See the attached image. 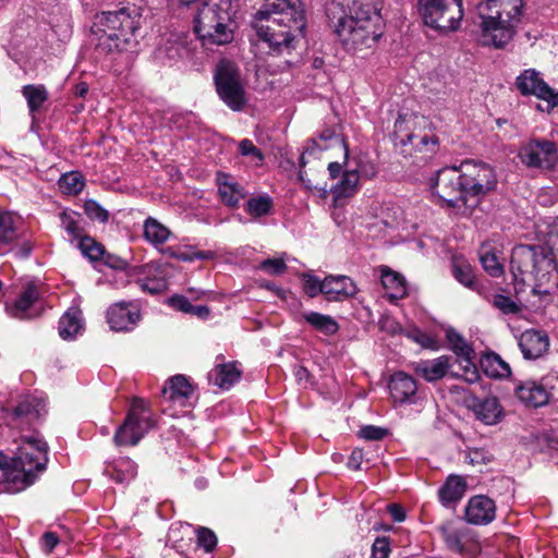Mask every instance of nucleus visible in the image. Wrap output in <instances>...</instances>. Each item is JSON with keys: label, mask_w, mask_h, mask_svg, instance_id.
<instances>
[{"label": "nucleus", "mask_w": 558, "mask_h": 558, "mask_svg": "<svg viewBox=\"0 0 558 558\" xmlns=\"http://www.w3.org/2000/svg\"><path fill=\"white\" fill-rule=\"evenodd\" d=\"M214 82L220 99L232 110H241L245 102V90L236 64L228 59L220 60L215 69Z\"/></svg>", "instance_id": "10"}, {"label": "nucleus", "mask_w": 558, "mask_h": 558, "mask_svg": "<svg viewBox=\"0 0 558 558\" xmlns=\"http://www.w3.org/2000/svg\"><path fill=\"white\" fill-rule=\"evenodd\" d=\"M19 218L10 211L0 210V255L13 251L19 240Z\"/></svg>", "instance_id": "26"}, {"label": "nucleus", "mask_w": 558, "mask_h": 558, "mask_svg": "<svg viewBox=\"0 0 558 558\" xmlns=\"http://www.w3.org/2000/svg\"><path fill=\"white\" fill-rule=\"evenodd\" d=\"M347 0H331L326 8V14L333 32L340 37L344 31L348 13Z\"/></svg>", "instance_id": "36"}, {"label": "nucleus", "mask_w": 558, "mask_h": 558, "mask_svg": "<svg viewBox=\"0 0 558 558\" xmlns=\"http://www.w3.org/2000/svg\"><path fill=\"white\" fill-rule=\"evenodd\" d=\"M418 14L432 28L456 31L463 17L462 0H418Z\"/></svg>", "instance_id": "9"}, {"label": "nucleus", "mask_w": 558, "mask_h": 558, "mask_svg": "<svg viewBox=\"0 0 558 558\" xmlns=\"http://www.w3.org/2000/svg\"><path fill=\"white\" fill-rule=\"evenodd\" d=\"M390 396L395 403H414L417 385L415 379L404 372H397L391 375L388 385Z\"/></svg>", "instance_id": "22"}, {"label": "nucleus", "mask_w": 558, "mask_h": 558, "mask_svg": "<svg viewBox=\"0 0 558 558\" xmlns=\"http://www.w3.org/2000/svg\"><path fill=\"white\" fill-rule=\"evenodd\" d=\"M433 194L438 196L449 208L470 206L464 193V180L461 167H445L438 170L429 180Z\"/></svg>", "instance_id": "11"}, {"label": "nucleus", "mask_w": 558, "mask_h": 558, "mask_svg": "<svg viewBox=\"0 0 558 558\" xmlns=\"http://www.w3.org/2000/svg\"><path fill=\"white\" fill-rule=\"evenodd\" d=\"M521 161L529 168L551 170L558 160L556 144L547 140H531L520 150Z\"/></svg>", "instance_id": "16"}, {"label": "nucleus", "mask_w": 558, "mask_h": 558, "mask_svg": "<svg viewBox=\"0 0 558 558\" xmlns=\"http://www.w3.org/2000/svg\"><path fill=\"white\" fill-rule=\"evenodd\" d=\"M464 460L471 465H486L493 460V454L484 448H473L465 451Z\"/></svg>", "instance_id": "56"}, {"label": "nucleus", "mask_w": 558, "mask_h": 558, "mask_svg": "<svg viewBox=\"0 0 558 558\" xmlns=\"http://www.w3.org/2000/svg\"><path fill=\"white\" fill-rule=\"evenodd\" d=\"M140 286L143 291H147L150 294H157L167 289L168 282L162 276H154L141 279Z\"/></svg>", "instance_id": "57"}, {"label": "nucleus", "mask_w": 558, "mask_h": 558, "mask_svg": "<svg viewBox=\"0 0 558 558\" xmlns=\"http://www.w3.org/2000/svg\"><path fill=\"white\" fill-rule=\"evenodd\" d=\"M185 51L183 38L177 34H170L158 44L155 49V59L161 63H171L182 58Z\"/></svg>", "instance_id": "27"}, {"label": "nucleus", "mask_w": 558, "mask_h": 558, "mask_svg": "<svg viewBox=\"0 0 558 558\" xmlns=\"http://www.w3.org/2000/svg\"><path fill=\"white\" fill-rule=\"evenodd\" d=\"M59 189L66 195L80 194L84 186L85 180L83 175L77 171L64 173L58 181Z\"/></svg>", "instance_id": "44"}, {"label": "nucleus", "mask_w": 558, "mask_h": 558, "mask_svg": "<svg viewBox=\"0 0 558 558\" xmlns=\"http://www.w3.org/2000/svg\"><path fill=\"white\" fill-rule=\"evenodd\" d=\"M387 511L395 522H403L405 520V510L398 504H390L387 506Z\"/></svg>", "instance_id": "64"}, {"label": "nucleus", "mask_w": 558, "mask_h": 558, "mask_svg": "<svg viewBox=\"0 0 558 558\" xmlns=\"http://www.w3.org/2000/svg\"><path fill=\"white\" fill-rule=\"evenodd\" d=\"M169 303L173 308L186 314H191L194 306L189 299L183 295H174L170 298Z\"/></svg>", "instance_id": "62"}, {"label": "nucleus", "mask_w": 558, "mask_h": 558, "mask_svg": "<svg viewBox=\"0 0 558 558\" xmlns=\"http://www.w3.org/2000/svg\"><path fill=\"white\" fill-rule=\"evenodd\" d=\"M84 211L86 216L92 220L99 222H107L109 219V213L98 202L94 199H87L84 203Z\"/></svg>", "instance_id": "55"}, {"label": "nucleus", "mask_w": 558, "mask_h": 558, "mask_svg": "<svg viewBox=\"0 0 558 558\" xmlns=\"http://www.w3.org/2000/svg\"><path fill=\"white\" fill-rule=\"evenodd\" d=\"M231 0H202L196 3L194 32L203 45H226L233 39Z\"/></svg>", "instance_id": "5"}, {"label": "nucleus", "mask_w": 558, "mask_h": 558, "mask_svg": "<svg viewBox=\"0 0 558 558\" xmlns=\"http://www.w3.org/2000/svg\"><path fill=\"white\" fill-rule=\"evenodd\" d=\"M496 506L493 499L486 496H474L465 509V519L475 525L488 524L495 519Z\"/></svg>", "instance_id": "24"}, {"label": "nucleus", "mask_w": 558, "mask_h": 558, "mask_svg": "<svg viewBox=\"0 0 558 558\" xmlns=\"http://www.w3.org/2000/svg\"><path fill=\"white\" fill-rule=\"evenodd\" d=\"M162 254L182 262H194L196 259H210L214 257V253L210 251H196L192 247H187L185 250H180L175 247H165L162 250Z\"/></svg>", "instance_id": "41"}, {"label": "nucleus", "mask_w": 558, "mask_h": 558, "mask_svg": "<svg viewBox=\"0 0 558 558\" xmlns=\"http://www.w3.org/2000/svg\"><path fill=\"white\" fill-rule=\"evenodd\" d=\"M61 228L73 239L83 238L80 215L76 211L64 209L59 214Z\"/></svg>", "instance_id": "43"}, {"label": "nucleus", "mask_w": 558, "mask_h": 558, "mask_svg": "<svg viewBox=\"0 0 558 558\" xmlns=\"http://www.w3.org/2000/svg\"><path fill=\"white\" fill-rule=\"evenodd\" d=\"M45 401L35 397H28L21 401L14 410L15 416H33L38 418L45 412Z\"/></svg>", "instance_id": "46"}, {"label": "nucleus", "mask_w": 558, "mask_h": 558, "mask_svg": "<svg viewBox=\"0 0 558 558\" xmlns=\"http://www.w3.org/2000/svg\"><path fill=\"white\" fill-rule=\"evenodd\" d=\"M141 319V313L134 303L118 302L107 311V322L112 330H132Z\"/></svg>", "instance_id": "20"}, {"label": "nucleus", "mask_w": 558, "mask_h": 558, "mask_svg": "<svg viewBox=\"0 0 558 558\" xmlns=\"http://www.w3.org/2000/svg\"><path fill=\"white\" fill-rule=\"evenodd\" d=\"M452 272L453 277L460 283L471 289L475 288V277L471 265L465 263H454Z\"/></svg>", "instance_id": "53"}, {"label": "nucleus", "mask_w": 558, "mask_h": 558, "mask_svg": "<svg viewBox=\"0 0 558 558\" xmlns=\"http://www.w3.org/2000/svg\"><path fill=\"white\" fill-rule=\"evenodd\" d=\"M378 0H351V45L372 48L381 37Z\"/></svg>", "instance_id": "6"}, {"label": "nucleus", "mask_w": 558, "mask_h": 558, "mask_svg": "<svg viewBox=\"0 0 558 558\" xmlns=\"http://www.w3.org/2000/svg\"><path fill=\"white\" fill-rule=\"evenodd\" d=\"M480 260L484 270L492 277H499L504 274V267L498 260L495 253L489 250L482 248Z\"/></svg>", "instance_id": "51"}, {"label": "nucleus", "mask_w": 558, "mask_h": 558, "mask_svg": "<svg viewBox=\"0 0 558 558\" xmlns=\"http://www.w3.org/2000/svg\"><path fill=\"white\" fill-rule=\"evenodd\" d=\"M172 236L168 227L153 217L145 219L143 223V238L146 242L162 253L165 243Z\"/></svg>", "instance_id": "29"}, {"label": "nucleus", "mask_w": 558, "mask_h": 558, "mask_svg": "<svg viewBox=\"0 0 558 558\" xmlns=\"http://www.w3.org/2000/svg\"><path fill=\"white\" fill-rule=\"evenodd\" d=\"M555 271H558V264L551 246L520 244L512 248L510 272L517 298L525 290L526 276L534 281V295H548L550 291L543 287L550 281Z\"/></svg>", "instance_id": "2"}, {"label": "nucleus", "mask_w": 558, "mask_h": 558, "mask_svg": "<svg viewBox=\"0 0 558 558\" xmlns=\"http://www.w3.org/2000/svg\"><path fill=\"white\" fill-rule=\"evenodd\" d=\"M515 84L522 95H535L545 100L547 110L558 106V93L549 87L535 70H525L517 77Z\"/></svg>", "instance_id": "17"}, {"label": "nucleus", "mask_w": 558, "mask_h": 558, "mask_svg": "<svg viewBox=\"0 0 558 558\" xmlns=\"http://www.w3.org/2000/svg\"><path fill=\"white\" fill-rule=\"evenodd\" d=\"M306 26L301 0H265L252 27L258 41L275 57H287L304 37Z\"/></svg>", "instance_id": "1"}, {"label": "nucleus", "mask_w": 558, "mask_h": 558, "mask_svg": "<svg viewBox=\"0 0 558 558\" xmlns=\"http://www.w3.org/2000/svg\"><path fill=\"white\" fill-rule=\"evenodd\" d=\"M155 416L148 403L142 398H134L126 417L114 433L117 446H135L155 426Z\"/></svg>", "instance_id": "7"}, {"label": "nucleus", "mask_w": 558, "mask_h": 558, "mask_svg": "<svg viewBox=\"0 0 558 558\" xmlns=\"http://www.w3.org/2000/svg\"><path fill=\"white\" fill-rule=\"evenodd\" d=\"M217 184L220 198L227 206L236 207L245 196L244 189L227 173H217Z\"/></svg>", "instance_id": "28"}, {"label": "nucleus", "mask_w": 558, "mask_h": 558, "mask_svg": "<svg viewBox=\"0 0 558 558\" xmlns=\"http://www.w3.org/2000/svg\"><path fill=\"white\" fill-rule=\"evenodd\" d=\"M9 483L17 490L19 480L13 459L0 452V484Z\"/></svg>", "instance_id": "50"}, {"label": "nucleus", "mask_w": 558, "mask_h": 558, "mask_svg": "<svg viewBox=\"0 0 558 558\" xmlns=\"http://www.w3.org/2000/svg\"><path fill=\"white\" fill-rule=\"evenodd\" d=\"M465 493V481L459 475H450L439 488V499L444 505L460 500Z\"/></svg>", "instance_id": "35"}, {"label": "nucleus", "mask_w": 558, "mask_h": 558, "mask_svg": "<svg viewBox=\"0 0 558 558\" xmlns=\"http://www.w3.org/2000/svg\"><path fill=\"white\" fill-rule=\"evenodd\" d=\"M381 283L390 301H398L407 295V282L404 277L388 267L381 270Z\"/></svg>", "instance_id": "31"}, {"label": "nucleus", "mask_w": 558, "mask_h": 558, "mask_svg": "<svg viewBox=\"0 0 558 558\" xmlns=\"http://www.w3.org/2000/svg\"><path fill=\"white\" fill-rule=\"evenodd\" d=\"M390 544L387 537H377L372 545V558H388Z\"/></svg>", "instance_id": "60"}, {"label": "nucleus", "mask_w": 558, "mask_h": 558, "mask_svg": "<svg viewBox=\"0 0 558 558\" xmlns=\"http://www.w3.org/2000/svg\"><path fill=\"white\" fill-rule=\"evenodd\" d=\"M520 350L526 360H536L543 356L549 348L548 336L539 330L527 329L519 338Z\"/></svg>", "instance_id": "23"}, {"label": "nucleus", "mask_w": 558, "mask_h": 558, "mask_svg": "<svg viewBox=\"0 0 558 558\" xmlns=\"http://www.w3.org/2000/svg\"><path fill=\"white\" fill-rule=\"evenodd\" d=\"M39 287L28 282L23 287L22 292L12 303H7V313L17 319H29L38 315L37 302L39 300Z\"/></svg>", "instance_id": "19"}, {"label": "nucleus", "mask_w": 558, "mask_h": 558, "mask_svg": "<svg viewBox=\"0 0 558 558\" xmlns=\"http://www.w3.org/2000/svg\"><path fill=\"white\" fill-rule=\"evenodd\" d=\"M524 0H486L477 4L483 44L497 49L509 44L521 22Z\"/></svg>", "instance_id": "3"}, {"label": "nucleus", "mask_w": 558, "mask_h": 558, "mask_svg": "<svg viewBox=\"0 0 558 558\" xmlns=\"http://www.w3.org/2000/svg\"><path fill=\"white\" fill-rule=\"evenodd\" d=\"M242 371L236 362L219 363L208 373V380L223 390H229L241 378Z\"/></svg>", "instance_id": "25"}, {"label": "nucleus", "mask_w": 558, "mask_h": 558, "mask_svg": "<svg viewBox=\"0 0 558 558\" xmlns=\"http://www.w3.org/2000/svg\"><path fill=\"white\" fill-rule=\"evenodd\" d=\"M356 167L351 169V179L356 177V181L359 179H371L376 174V167L372 159L367 155H360L355 159ZM356 182L351 180V193L355 191Z\"/></svg>", "instance_id": "42"}, {"label": "nucleus", "mask_w": 558, "mask_h": 558, "mask_svg": "<svg viewBox=\"0 0 558 558\" xmlns=\"http://www.w3.org/2000/svg\"><path fill=\"white\" fill-rule=\"evenodd\" d=\"M474 357L475 355H464L457 359L461 369L463 371L465 380L469 383H475L480 378L478 371L473 361Z\"/></svg>", "instance_id": "58"}, {"label": "nucleus", "mask_w": 558, "mask_h": 558, "mask_svg": "<svg viewBox=\"0 0 558 558\" xmlns=\"http://www.w3.org/2000/svg\"><path fill=\"white\" fill-rule=\"evenodd\" d=\"M140 24L141 15L135 9L121 8L118 11L97 14L95 26L99 37L96 49L113 53L134 48L137 44L136 32Z\"/></svg>", "instance_id": "4"}, {"label": "nucleus", "mask_w": 558, "mask_h": 558, "mask_svg": "<svg viewBox=\"0 0 558 558\" xmlns=\"http://www.w3.org/2000/svg\"><path fill=\"white\" fill-rule=\"evenodd\" d=\"M450 356L441 355L434 360L421 361L417 363L415 372L427 381H436L446 376L450 367Z\"/></svg>", "instance_id": "30"}, {"label": "nucleus", "mask_w": 558, "mask_h": 558, "mask_svg": "<svg viewBox=\"0 0 558 558\" xmlns=\"http://www.w3.org/2000/svg\"><path fill=\"white\" fill-rule=\"evenodd\" d=\"M22 94L27 101L31 113H35L48 99V92L44 85H25L22 88Z\"/></svg>", "instance_id": "39"}, {"label": "nucleus", "mask_w": 558, "mask_h": 558, "mask_svg": "<svg viewBox=\"0 0 558 558\" xmlns=\"http://www.w3.org/2000/svg\"><path fill=\"white\" fill-rule=\"evenodd\" d=\"M302 281L303 290L310 298H315L319 293H323L329 301H331L333 295L339 291L340 288H342L341 283H339V281H336L337 288L332 290L331 288H329V284L332 283V281H322L317 276L312 274H303Z\"/></svg>", "instance_id": "34"}, {"label": "nucleus", "mask_w": 558, "mask_h": 558, "mask_svg": "<svg viewBox=\"0 0 558 558\" xmlns=\"http://www.w3.org/2000/svg\"><path fill=\"white\" fill-rule=\"evenodd\" d=\"M162 397L168 403L163 412L170 416H180L187 413L197 402L195 386L184 375H175L168 379L162 388Z\"/></svg>", "instance_id": "13"}, {"label": "nucleus", "mask_w": 558, "mask_h": 558, "mask_svg": "<svg viewBox=\"0 0 558 558\" xmlns=\"http://www.w3.org/2000/svg\"><path fill=\"white\" fill-rule=\"evenodd\" d=\"M553 387L549 378L544 377L539 381L527 379L520 381L514 389L517 398L526 407L541 408L549 402Z\"/></svg>", "instance_id": "18"}, {"label": "nucleus", "mask_w": 558, "mask_h": 558, "mask_svg": "<svg viewBox=\"0 0 558 558\" xmlns=\"http://www.w3.org/2000/svg\"><path fill=\"white\" fill-rule=\"evenodd\" d=\"M196 544L197 547L203 548L206 554H210L217 545V537L211 530L199 527L196 533Z\"/></svg>", "instance_id": "54"}, {"label": "nucleus", "mask_w": 558, "mask_h": 558, "mask_svg": "<svg viewBox=\"0 0 558 558\" xmlns=\"http://www.w3.org/2000/svg\"><path fill=\"white\" fill-rule=\"evenodd\" d=\"M484 373L494 378H504L511 374V368L497 353H488L481 360Z\"/></svg>", "instance_id": "37"}, {"label": "nucleus", "mask_w": 558, "mask_h": 558, "mask_svg": "<svg viewBox=\"0 0 558 558\" xmlns=\"http://www.w3.org/2000/svg\"><path fill=\"white\" fill-rule=\"evenodd\" d=\"M108 476L118 484H128L136 475L137 468L130 458H120L109 464L105 471Z\"/></svg>", "instance_id": "33"}, {"label": "nucleus", "mask_w": 558, "mask_h": 558, "mask_svg": "<svg viewBox=\"0 0 558 558\" xmlns=\"http://www.w3.org/2000/svg\"><path fill=\"white\" fill-rule=\"evenodd\" d=\"M78 247L84 256L93 262L104 260L111 267H118L117 264H111L109 258L110 255L106 256L105 247L93 238L84 235L78 242Z\"/></svg>", "instance_id": "38"}, {"label": "nucleus", "mask_w": 558, "mask_h": 558, "mask_svg": "<svg viewBox=\"0 0 558 558\" xmlns=\"http://www.w3.org/2000/svg\"><path fill=\"white\" fill-rule=\"evenodd\" d=\"M446 338L450 344V349L457 355L461 357L464 355H475V351L470 343L453 328H449L446 331Z\"/></svg>", "instance_id": "47"}, {"label": "nucleus", "mask_w": 558, "mask_h": 558, "mask_svg": "<svg viewBox=\"0 0 558 558\" xmlns=\"http://www.w3.org/2000/svg\"><path fill=\"white\" fill-rule=\"evenodd\" d=\"M388 433L387 428L375 425H365L357 432V436L366 440H381L388 435Z\"/></svg>", "instance_id": "59"}, {"label": "nucleus", "mask_w": 558, "mask_h": 558, "mask_svg": "<svg viewBox=\"0 0 558 558\" xmlns=\"http://www.w3.org/2000/svg\"><path fill=\"white\" fill-rule=\"evenodd\" d=\"M239 150L243 156H253L258 161L263 160L260 150L250 140H242L239 144Z\"/></svg>", "instance_id": "61"}, {"label": "nucleus", "mask_w": 558, "mask_h": 558, "mask_svg": "<svg viewBox=\"0 0 558 558\" xmlns=\"http://www.w3.org/2000/svg\"><path fill=\"white\" fill-rule=\"evenodd\" d=\"M464 180V193L470 206H475L484 196L494 191L497 186V177L494 169L482 161L465 160L461 165Z\"/></svg>", "instance_id": "12"}, {"label": "nucleus", "mask_w": 558, "mask_h": 558, "mask_svg": "<svg viewBox=\"0 0 558 558\" xmlns=\"http://www.w3.org/2000/svg\"><path fill=\"white\" fill-rule=\"evenodd\" d=\"M284 256L286 254L283 253L279 257L264 259L256 266V268L269 276L282 275L287 270Z\"/></svg>", "instance_id": "52"}, {"label": "nucleus", "mask_w": 558, "mask_h": 558, "mask_svg": "<svg viewBox=\"0 0 558 558\" xmlns=\"http://www.w3.org/2000/svg\"><path fill=\"white\" fill-rule=\"evenodd\" d=\"M41 547L46 553H51L59 544V537L53 532H46L40 539Z\"/></svg>", "instance_id": "63"}, {"label": "nucleus", "mask_w": 558, "mask_h": 558, "mask_svg": "<svg viewBox=\"0 0 558 558\" xmlns=\"http://www.w3.org/2000/svg\"><path fill=\"white\" fill-rule=\"evenodd\" d=\"M47 442L38 438H27L12 458L19 480L17 490L33 484L36 473L46 468L48 461Z\"/></svg>", "instance_id": "8"}, {"label": "nucleus", "mask_w": 558, "mask_h": 558, "mask_svg": "<svg viewBox=\"0 0 558 558\" xmlns=\"http://www.w3.org/2000/svg\"><path fill=\"white\" fill-rule=\"evenodd\" d=\"M304 319L317 331L327 336L336 333L339 329L337 322L332 317L317 312L305 313Z\"/></svg>", "instance_id": "40"}, {"label": "nucleus", "mask_w": 558, "mask_h": 558, "mask_svg": "<svg viewBox=\"0 0 558 558\" xmlns=\"http://www.w3.org/2000/svg\"><path fill=\"white\" fill-rule=\"evenodd\" d=\"M83 329L82 312L76 307L69 308L59 320V335L64 340L74 339Z\"/></svg>", "instance_id": "32"}, {"label": "nucleus", "mask_w": 558, "mask_h": 558, "mask_svg": "<svg viewBox=\"0 0 558 558\" xmlns=\"http://www.w3.org/2000/svg\"><path fill=\"white\" fill-rule=\"evenodd\" d=\"M490 303L504 315H518L523 310L521 302L514 301L510 296L500 293L494 294Z\"/></svg>", "instance_id": "48"}, {"label": "nucleus", "mask_w": 558, "mask_h": 558, "mask_svg": "<svg viewBox=\"0 0 558 558\" xmlns=\"http://www.w3.org/2000/svg\"><path fill=\"white\" fill-rule=\"evenodd\" d=\"M418 117L414 114H399L395 122L393 142L396 147L401 146V154L407 155L408 151L403 149L408 144L412 147L428 153H434L438 138L435 135L415 134L412 128L416 124Z\"/></svg>", "instance_id": "15"}, {"label": "nucleus", "mask_w": 558, "mask_h": 558, "mask_svg": "<svg viewBox=\"0 0 558 558\" xmlns=\"http://www.w3.org/2000/svg\"><path fill=\"white\" fill-rule=\"evenodd\" d=\"M329 179L339 181L329 187L332 195L331 217L343 230L348 227L347 206L349 204V170L339 162H329Z\"/></svg>", "instance_id": "14"}, {"label": "nucleus", "mask_w": 558, "mask_h": 558, "mask_svg": "<svg viewBox=\"0 0 558 558\" xmlns=\"http://www.w3.org/2000/svg\"><path fill=\"white\" fill-rule=\"evenodd\" d=\"M271 208L272 199L268 195L250 198L246 203V211L255 218L268 215Z\"/></svg>", "instance_id": "49"}, {"label": "nucleus", "mask_w": 558, "mask_h": 558, "mask_svg": "<svg viewBox=\"0 0 558 558\" xmlns=\"http://www.w3.org/2000/svg\"><path fill=\"white\" fill-rule=\"evenodd\" d=\"M466 405L475 417L486 425H496L505 416L504 409L496 397L470 396L466 399Z\"/></svg>", "instance_id": "21"}, {"label": "nucleus", "mask_w": 558, "mask_h": 558, "mask_svg": "<svg viewBox=\"0 0 558 558\" xmlns=\"http://www.w3.org/2000/svg\"><path fill=\"white\" fill-rule=\"evenodd\" d=\"M437 530L441 534L446 545L453 551L461 553L463 550L462 545V532L453 526L452 523L446 522L440 524Z\"/></svg>", "instance_id": "45"}]
</instances>
